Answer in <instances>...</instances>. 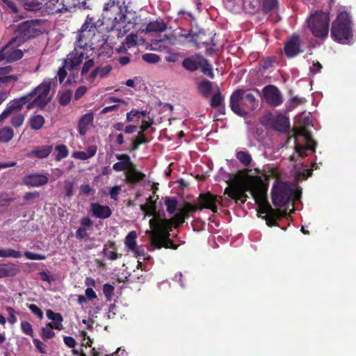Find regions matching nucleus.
I'll return each instance as SVG.
<instances>
[{
  "label": "nucleus",
  "mask_w": 356,
  "mask_h": 356,
  "mask_svg": "<svg viewBox=\"0 0 356 356\" xmlns=\"http://www.w3.org/2000/svg\"><path fill=\"white\" fill-rule=\"evenodd\" d=\"M246 191L250 192L256 202L259 204L258 213L260 215L265 214L264 218L266 220V224L268 226L271 227L275 225L277 218L286 215V212L273 209L266 202L260 181L255 177H248L241 188L234 187L226 189V192L231 198L241 201L243 203L246 201Z\"/></svg>",
  "instance_id": "1"
},
{
  "label": "nucleus",
  "mask_w": 356,
  "mask_h": 356,
  "mask_svg": "<svg viewBox=\"0 0 356 356\" xmlns=\"http://www.w3.org/2000/svg\"><path fill=\"white\" fill-rule=\"evenodd\" d=\"M140 209L145 216H154L149 220V226L152 229L147 232L150 235L149 250L153 251L162 247L177 249V245H174L169 238V231L172 226V221L156 216L155 206L152 202L148 204H141Z\"/></svg>",
  "instance_id": "2"
},
{
  "label": "nucleus",
  "mask_w": 356,
  "mask_h": 356,
  "mask_svg": "<svg viewBox=\"0 0 356 356\" xmlns=\"http://www.w3.org/2000/svg\"><path fill=\"white\" fill-rule=\"evenodd\" d=\"M122 0H109L104 6V17L112 20L108 31L116 30L118 36L124 35L136 24L137 17L134 13L127 11Z\"/></svg>",
  "instance_id": "3"
},
{
  "label": "nucleus",
  "mask_w": 356,
  "mask_h": 356,
  "mask_svg": "<svg viewBox=\"0 0 356 356\" xmlns=\"http://www.w3.org/2000/svg\"><path fill=\"white\" fill-rule=\"evenodd\" d=\"M332 38L341 44H348L353 38L351 21L346 11H339L331 29Z\"/></svg>",
  "instance_id": "4"
},
{
  "label": "nucleus",
  "mask_w": 356,
  "mask_h": 356,
  "mask_svg": "<svg viewBox=\"0 0 356 356\" xmlns=\"http://www.w3.org/2000/svg\"><path fill=\"white\" fill-rule=\"evenodd\" d=\"M255 102L254 95L249 90L238 89L231 95L230 107L234 113L245 116L256 108Z\"/></svg>",
  "instance_id": "5"
},
{
  "label": "nucleus",
  "mask_w": 356,
  "mask_h": 356,
  "mask_svg": "<svg viewBox=\"0 0 356 356\" xmlns=\"http://www.w3.org/2000/svg\"><path fill=\"white\" fill-rule=\"evenodd\" d=\"M57 77L54 79H47L43 81L37 88L31 91L32 102L27 106V109H31L35 106L43 108L51 100L49 92L51 88L55 85Z\"/></svg>",
  "instance_id": "6"
},
{
  "label": "nucleus",
  "mask_w": 356,
  "mask_h": 356,
  "mask_svg": "<svg viewBox=\"0 0 356 356\" xmlns=\"http://www.w3.org/2000/svg\"><path fill=\"white\" fill-rule=\"evenodd\" d=\"M95 65L93 59L90 58L86 60L81 68V75L88 83L95 86L98 83V79L106 77L111 70L113 67L110 64L102 65L95 68L91 72V70Z\"/></svg>",
  "instance_id": "7"
},
{
  "label": "nucleus",
  "mask_w": 356,
  "mask_h": 356,
  "mask_svg": "<svg viewBox=\"0 0 356 356\" xmlns=\"http://www.w3.org/2000/svg\"><path fill=\"white\" fill-rule=\"evenodd\" d=\"M329 15L323 12H316L307 20V26L315 37L325 38L328 33Z\"/></svg>",
  "instance_id": "8"
},
{
  "label": "nucleus",
  "mask_w": 356,
  "mask_h": 356,
  "mask_svg": "<svg viewBox=\"0 0 356 356\" xmlns=\"http://www.w3.org/2000/svg\"><path fill=\"white\" fill-rule=\"evenodd\" d=\"M20 43H22L21 39L15 38L1 48L0 50V61L6 60L12 63L20 60L24 56L23 51L18 48Z\"/></svg>",
  "instance_id": "9"
},
{
  "label": "nucleus",
  "mask_w": 356,
  "mask_h": 356,
  "mask_svg": "<svg viewBox=\"0 0 356 356\" xmlns=\"http://www.w3.org/2000/svg\"><path fill=\"white\" fill-rule=\"evenodd\" d=\"M291 195L292 191L287 183L277 181L271 191L273 203L276 207H283L289 202Z\"/></svg>",
  "instance_id": "10"
},
{
  "label": "nucleus",
  "mask_w": 356,
  "mask_h": 356,
  "mask_svg": "<svg viewBox=\"0 0 356 356\" xmlns=\"http://www.w3.org/2000/svg\"><path fill=\"white\" fill-rule=\"evenodd\" d=\"M218 201V197L217 196L213 195L209 193L201 194L199 197V203L200 204L199 207L190 203H186L181 210L188 214L190 212H194L197 209L206 208L209 209L213 212L216 213L217 211L216 204Z\"/></svg>",
  "instance_id": "11"
},
{
  "label": "nucleus",
  "mask_w": 356,
  "mask_h": 356,
  "mask_svg": "<svg viewBox=\"0 0 356 356\" xmlns=\"http://www.w3.org/2000/svg\"><path fill=\"white\" fill-rule=\"evenodd\" d=\"M92 49H86L80 46H75L74 49L68 54L65 60V65L68 69H75L79 67L81 63H84L89 60V54Z\"/></svg>",
  "instance_id": "12"
},
{
  "label": "nucleus",
  "mask_w": 356,
  "mask_h": 356,
  "mask_svg": "<svg viewBox=\"0 0 356 356\" xmlns=\"http://www.w3.org/2000/svg\"><path fill=\"white\" fill-rule=\"evenodd\" d=\"M19 31L23 38H34L42 33L44 31V22L41 19L24 22L19 26Z\"/></svg>",
  "instance_id": "13"
},
{
  "label": "nucleus",
  "mask_w": 356,
  "mask_h": 356,
  "mask_svg": "<svg viewBox=\"0 0 356 356\" xmlns=\"http://www.w3.org/2000/svg\"><path fill=\"white\" fill-rule=\"evenodd\" d=\"M264 97L268 104L278 106L283 102V97L280 90L273 85H268L262 90Z\"/></svg>",
  "instance_id": "14"
},
{
  "label": "nucleus",
  "mask_w": 356,
  "mask_h": 356,
  "mask_svg": "<svg viewBox=\"0 0 356 356\" xmlns=\"http://www.w3.org/2000/svg\"><path fill=\"white\" fill-rule=\"evenodd\" d=\"M296 136H303L307 142V147H305L300 145H296V151L299 156H307L306 151L308 149L314 150L316 143L312 139L310 134L307 131L305 127H300L296 129Z\"/></svg>",
  "instance_id": "15"
},
{
  "label": "nucleus",
  "mask_w": 356,
  "mask_h": 356,
  "mask_svg": "<svg viewBox=\"0 0 356 356\" xmlns=\"http://www.w3.org/2000/svg\"><path fill=\"white\" fill-rule=\"evenodd\" d=\"M301 52L302 50L300 49V38L294 34L286 42L284 53L287 57L293 58Z\"/></svg>",
  "instance_id": "16"
},
{
  "label": "nucleus",
  "mask_w": 356,
  "mask_h": 356,
  "mask_svg": "<svg viewBox=\"0 0 356 356\" xmlns=\"http://www.w3.org/2000/svg\"><path fill=\"white\" fill-rule=\"evenodd\" d=\"M95 35V34H94L91 30L89 31H85L80 29L77 33L75 46H80L81 47L86 49H92V40Z\"/></svg>",
  "instance_id": "17"
},
{
  "label": "nucleus",
  "mask_w": 356,
  "mask_h": 356,
  "mask_svg": "<svg viewBox=\"0 0 356 356\" xmlns=\"http://www.w3.org/2000/svg\"><path fill=\"white\" fill-rule=\"evenodd\" d=\"M90 211L94 216L102 219L109 218L112 213L109 207L99 203H91Z\"/></svg>",
  "instance_id": "18"
},
{
  "label": "nucleus",
  "mask_w": 356,
  "mask_h": 356,
  "mask_svg": "<svg viewBox=\"0 0 356 356\" xmlns=\"http://www.w3.org/2000/svg\"><path fill=\"white\" fill-rule=\"evenodd\" d=\"M115 157L119 162L115 163L113 165V169L116 172L126 171V173L129 170V168L132 165L133 163L131 161L130 156L127 154H116Z\"/></svg>",
  "instance_id": "19"
},
{
  "label": "nucleus",
  "mask_w": 356,
  "mask_h": 356,
  "mask_svg": "<svg viewBox=\"0 0 356 356\" xmlns=\"http://www.w3.org/2000/svg\"><path fill=\"white\" fill-rule=\"evenodd\" d=\"M94 120V114L92 112H88L82 115L79 121L78 131L84 136L92 126Z\"/></svg>",
  "instance_id": "20"
},
{
  "label": "nucleus",
  "mask_w": 356,
  "mask_h": 356,
  "mask_svg": "<svg viewBox=\"0 0 356 356\" xmlns=\"http://www.w3.org/2000/svg\"><path fill=\"white\" fill-rule=\"evenodd\" d=\"M48 180V177L44 175L35 174L25 177L24 181L27 186L38 187L45 185Z\"/></svg>",
  "instance_id": "21"
},
{
  "label": "nucleus",
  "mask_w": 356,
  "mask_h": 356,
  "mask_svg": "<svg viewBox=\"0 0 356 356\" xmlns=\"http://www.w3.org/2000/svg\"><path fill=\"white\" fill-rule=\"evenodd\" d=\"M202 61L203 57L199 54H195L185 58L182 62V65L186 70L193 72L200 67Z\"/></svg>",
  "instance_id": "22"
},
{
  "label": "nucleus",
  "mask_w": 356,
  "mask_h": 356,
  "mask_svg": "<svg viewBox=\"0 0 356 356\" xmlns=\"http://www.w3.org/2000/svg\"><path fill=\"white\" fill-rule=\"evenodd\" d=\"M13 67L10 65L0 67V83L15 82L19 80V76L16 74L10 75Z\"/></svg>",
  "instance_id": "23"
},
{
  "label": "nucleus",
  "mask_w": 356,
  "mask_h": 356,
  "mask_svg": "<svg viewBox=\"0 0 356 356\" xmlns=\"http://www.w3.org/2000/svg\"><path fill=\"white\" fill-rule=\"evenodd\" d=\"M47 316L49 319L51 320V322L48 323L49 326H51V327H54L56 330H63V326L62 322L63 318L61 314L55 313L51 309H48L47 311Z\"/></svg>",
  "instance_id": "24"
},
{
  "label": "nucleus",
  "mask_w": 356,
  "mask_h": 356,
  "mask_svg": "<svg viewBox=\"0 0 356 356\" xmlns=\"http://www.w3.org/2000/svg\"><path fill=\"white\" fill-rule=\"evenodd\" d=\"M52 149L51 145L37 146L33 149L29 156L39 159L47 158L51 152Z\"/></svg>",
  "instance_id": "25"
},
{
  "label": "nucleus",
  "mask_w": 356,
  "mask_h": 356,
  "mask_svg": "<svg viewBox=\"0 0 356 356\" xmlns=\"http://www.w3.org/2000/svg\"><path fill=\"white\" fill-rule=\"evenodd\" d=\"M166 29V25L161 19H157L150 22L146 29L143 30L142 32L145 33H157L163 32Z\"/></svg>",
  "instance_id": "26"
},
{
  "label": "nucleus",
  "mask_w": 356,
  "mask_h": 356,
  "mask_svg": "<svg viewBox=\"0 0 356 356\" xmlns=\"http://www.w3.org/2000/svg\"><path fill=\"white\" fill-rule=\"evenodd\" d=\"M126 175L127 179L131 183H137L143 180L145 177L144 173H142L136 169L134 163L129 168Z\"/></svg>",
  "instance_id": "27"
},
{
  "label": "nucleus",
  "mask_w": 356,
  "mask_h": 356,
  "mask_svg": "<svg viewBox=\"0 0 356 356\" xmlns=\"http://www.w3.org/2000/svg\"><path fill=\"white\" fill-rule=\"evenodd\" d=\"M138 35L136 34L129 35L125 40V42L117 49L118 52H123L127 51L128 49L138 44Z\"/></svg>",
  "instance_id": "28"
},
{
  "label": "nucleus",
  "mask_w": 356,
  "mask_h": 356,
  "mask_svg": "<svg viewBox=\"0 0 356 356\" xmlns=\"http://www.w3.org/2000/svg\"><path fill=\"white\" fill-rule=\"evenodd\" d=\"M137 234L135 231H131L126 236L124 243L128 252H131L138 245L136 242Z\"/></svg>",
  "instance_id": "29"
},
{
  "label": "nucleus",
  "mask_w": 356,
  "mask_h": 356,
  "mask_svg": "<svg viewBox=\"0 0 356 356\" xmlns=\"http://www.w3.org/2000/svg\"><path fill=\"white\" fill-rule=\"evenodd\" d=\"M192 44L197 47H200V44L209 45V42L207 40H204L205 33L202 30H194V33L193 35Z\"/></svg>",
  "instance_id": "30"
},
{
  "label": "nucleus",
  "mask_w": 356,
  "mask_h": 356,
  "mask_svg": "<svg viewBox=\"0 0 356 356\" xmlns=\"http://www.w3.org/2000/svg\"><path fill=\"white\" fill-rule=\"evenodd\" d=\"M59 0H46V8L51 13H63V2L59 3Z\"/></svg>",
  "instance_id": "31"
},
{
  "label": "nucleus",
  "mask_w": 356,
  "mask_h": 356,
  "mask_svg": "<svg viewBox=\"0 0 356 356\" xmlns=\"http://www.w3.org/2000/svg\"><path fill=\"white\" fill-rule=\"evenodd\" d=\"M274 122L276 129L280 131H285L289 126L288 118L283 115H277Z\"/></svg>",
  "instance_id": "32"
},
{
  "label": "nucleus",
  "mask_w": 356,
  "mask_h": 356,
  "mask_svg": "<svg viewBox=\"0 0 356 356\" xmlns=\"http://www.w3.org/2000/svg\"><path fill=\"white\" fill-rule=\"evenodd\" d=\"M14 136V131L10 127H3L0 129V142L7 143L10 142Z\"/></svg>",
  "instance_id": "33"
},
{
  "label": "nucleus",
  "mask_w": 356,
  "mask_h": 356,
  "mask_svg": "<svg viewBox=\"0 0 356 356\" xmlns=\"http://www.w3.org/2000/svg\"><path fill=\"white\" fill-rule=\"evenodd\" d=\"M103 252L104 256L111 260H115L120 256L115 251V244L113 243L104 245Z\"/></svg>",
  "instance_id": "34"
},
{
  "label": "nucleus",
  "mask_w": 356,
  "mask_h": 356,
  "mask_svg": "<svg viewBox=\"0 0 356 356\" xmlns=\"http://www.w3.org/2000/svg\"><path fill=\"white\" fill-rule=\"evenodd\" d=\"M236 157L245 167L249 166L252 161V156L248 151H237Z\"/></svg>",
  "instance_id": "35"
},
{
  "label": "nucleus",
  "mask_w": 356,
  "mask_h": 356,
  "mask_svg": "<svg viewBox=\"0 0 356 356\" xmlns=\"http://www.w3.org/2000/svg\"><path fill=\"white\" fill-rule=\"evenodd\" d=\"M30 127L32 129L39 130L44 124V118L40 115H36L30 118Z\"/></svg>",
  "instance_id": "36"
},
{
  "label": "nucleus",
  "mask_w": 356,
  "mask_h": 356,
  "mask_svg": "<svg viewBox=\"0 0 356 356\" xmlns=\"http://www.w3.org/2000/svg\"><path fill=\"white\" fill-rule=\"evenodd\" d=\"M261 6L264 12L275 11L278 9V0H261Z\"/></svg>",
  "instance_id": "37"
},
{
  "label": "nucleus",
  "mask_w": 356,
  "mask_h": 356,
  "mask_svg": "<svg viewBox=\"0 0 356 356\" xmlns=\"http://www.w3.org/2000/svg\"><path fill=\"white\" fill-rule=\"evenodd\" d=\"M81 30L82 31H92L94 34H96L97 31V24L95 22L94 19L90 16H87L83 24L82 25Z\"/></svg>",
  "instance_id": "38"
},
{
  "label": "nucleus",
  "mask_w": 356,
  "mask_h": 356,
  "mask_svg": "<svg viewBox=\"0 0 356 356\" xmlns=\"http://www.w3.org/2000/svg\"><path fill=\"white\" fill-rule=\"evenodd\" d=\"M24 7L29 11H37L41 8L42 3L37 0H24Z\"/></svg>",
  "instance_id": "39"
},
{
  "label": "nucleus",
  "mask_w": 356,
  "mask_h": 356,
  "mask_svg": "<svg viewBox=\"0 0 356 356\" xmlns=\"http://www.w3.org/2000/svg\"><path fill=\"white\" fill-rule=\"evenodd\" d=\"M198 89L202 95L208 97L211 92L212 84L209 81H204L199 84Z\"/></svg>",
  "instance_id": "40"
},
{
  "label": "nucleus",
  "mask_w": 356,
  "mask_h": 356,
  "mask_svg": "<svg viewBox=\"0 0 356 356\" xmlns=\"http://www.w3.org/2000/svg\"><path fill=\"white\" fill-rule=\"evenodd\" d=\"M21 256L22 253L19 251L10 248L0 249V257L19 258Z\"/></svg>",
  "instance_id": "41"
},
{
  "label": "nucleus",
  "mask_w": 356,
  "mask_h": 356,
  "mask_svg": "<svg viewBox=\"0 0 356 356\" xmlns=\"http://www.w3.org/2000/svg\"><path fill=\"white\" fill-rule=\"evenodd\" d=\"M17 271V269L14 267L0 266V277L15 276Z\"/></svg>",
  "instance_id": "42"
},
{
  "label": "nucleus",
  "mask_w": 356,
  "mask_h": 356,
  "mask_svg": "<svg viewBox=\"0 0 356 356\" xmlns=\"http://www.w3.org/2000/svg\"><path fill=\"white\" fill-rule=\"evenodd\" d=\"M165 204L169 213L173 214L175 213L177 208V202L176 200L170 197H165Z\"/></svg>",
  "instance_id": "43"
},
{
  "label": "nucleus",
  "mask_w": 356,
  "mask_h": 356,
  "mask_svg": "<svg viewBox=\"0 0 356 356\" xmlns=\"http://www.w3.org/2000/svg\"><path fill=\"white\" fill-rule=\"evenodd\" d=\"M200 67H201L202 72L204 74L209 76L211 78H213L214 74L213 72L212 67L204 57L203 61L201 62V65H200Z\"/></svg>",
  "instance_id": "44"
},
{
  "label": "nucleus",
  "mask_w": 356,
  "mask_h": 356,
  "mask_svg": "<svg viewBox=\"0 0 356 356\" xmlns=\"http://www.w3.org/2000/svg\"><path fill=\"white\" fill-rule=\"evenodd\" d=\"M81 0H63V12L71 11L78 8Z\"/></svg>",
  "instance_id": "45"
},
{
  "label": "nucleus",
  "mask_w": 356,
  "mask_h": 356,
  "mask_svg": "<svg viewBox=\"0 0 356 356\" xmlns=\"http://www.w3.org/2000/svg\"><path fill=\"white\" fill-rule=\"evenodd\" d=\"M56 151L57 152L56 159L60 161L68 155V149L65 145H60L56 146Z\"/></svg>",
  "instance_id": "46"
},
{
  "label": "nucleus",
  "mask_w": 356,
  "mask_h": 356,
  "mask_svg": "<svg viewBox=\"0 0 356 356\" xmlns=\"http://www.w3.org/2000/svg\"><path fill=\"white\" fill-rule=\"evenodd\" d=\"M131 252L134 253V257L136 258L143 257L145 260H148L150 259V256L147 255L143 245H137L136 248L131 251Z\"/></svg>",
  "instance_id": "47"
},
{
  "label": "nucleus",
  "mask_w": 356,
  "mask_h": 356,
  "mask_svg": "<svg viewBox=\"0 0 356 356\" xmlns=\"http://www.w3.org/2000/svg\"><path fill=\"white\" fill-rule=\"evenodd\" d=\"M54 327L49 326L48 323L47 326L41 329V337L43 339H49L54 337L55 332L53 331Z\"/></svg>",
  "instance_id": "48"
},
{
  "label": "nucleus",
  "mask_w": 356,
  "mask_h": 356,
  "mask_svg": "<svg viewBox=\"0 0 356 356\" xmlns=\"http://www.w3.org/2000/svg\"><path fill=\"white\" fill-rule=\"evenodd\" d=\"M96 153L95 149H91L88 153L84 152H76L74 153V156L81 160H86L93 156Z\"/></svg>",
  "instance_id": "49"
},
{
  "label": "nucleus",
  "mask_w": 356,
  "mask_h": 356,
  "mask_svg": "<svg viewBox=\"0 0 356 356\" xmlns=\"http://www.w3.org/2000/svg\"><path fill=\"white\" fill-rule=\"evenodd\" d=\"M143 60L148 63H156L160 60V57L152 53H147L143 55Z\"/></svg>",
  "instance_id": "50"
},
{
  "label": "nucleus",
  "mask_w": 356,
  "mask_h": 356,
  "mask_svg": "<svg viewBox=\"0 0 356 356\" xmlns=\"http://www.w3.org/2000/svg\"><path fill=\"white\" fill-rule=\"evenodd\" d=\"M194 30L191 29L190 31H186L185 30H181V32L178 34V37L179 38H184L186 42L192 43L193 35L194 33Z\"/></svg>",
  "instance_id": "51"
},
{
  "label": "nucleus",
  "mask_w": 356,
  "mask_h": 356,
  "mask_svg": "<svg viewBox=\"0 0 356 356\" xmlns=\"http://www.w3.org/2000/svg\"><path fill=\"white\" fill-rule=\"evenodd\" d=\"M71 98L72 92L70 90H66L60 95L59 103L62 106H66L70 103Z\"/></svg>",
  "instance_id": "52"
},
{
  "label": "nucleus",
  "mask_w": 356,
  "mask_h": 356,
  "mask_svg": "<svg viewBox=\"0 0 356 356\" xmlns=\"http://www.w3.org/2000/svg\"><path fill=\"white\" fill-rule=\"evenodd\" d=\"M223 101V98L220 94V92H217L216 94L213 95L211 99V106L212 107L216 108L220 106Z\"/></svg>",
  "instance_id": "53"
},
{
  "label": "nucleus",
  "mask_w": 356,
  "mask_h": 356,
  "mask_svg": "<svg viewBox=\"0 0 356 356\" xmlns=\"http://www.w3.org/2000/svg\"><path fill=\"white\" fill-rule=\"evenodd\" d=\"M24 120V115L22 113H18L14 115L11 119V124L15 127H20Z\"/></svg>",
  "instance_id": "54"
},
{
  "label": "nucleus",
  "mask_w": 356,
  "mask_h": 356,
  "mask_svg": "<svg viewBox=\"0 0 356 356\" xmlns=\"http://www.w3.org/2000/svg\"><path fill=\"white\" fill-rule=\"evenodd\" d=\"M188 218V214L183 211L181 209L175 216L174 220L177 225L182 224L185 219Z\"/></svg>",
  "instance_id": "55"
},
{
  "label": "nucleus",
  "mask_w": 356,
  "mask_h": 356,
  "mask_svg": "<svg viewBox=\"0 0 356 356\" xmlns=\"http://www.w3.org/2000/svg\"><path fill=\"white\" fill-rule=\"evenodd\" d=\"M21 329L24 334L33 337V331L32 325L29 322L22 321L21 323Z\"/></svg>",
  "instance_id": "56"
},
{
  "label": "nucleus",
  "mask_w": 356,
  "mask_h": 356,
  "mask_svg": "<svg viewBox=\"0 0 356 356\" xmlns=\"http://www.w3.org/2000/svg\"><path fill=\"white\" fill-rule=\"evenodd\" d=\"M24 256L26 259L31 260H44L46 259V256L44 254L33 253L29 251L24 252Z\"/></svg>",
  "instance_id": "57"
},
{
  "label": "nucleus",
  "mask_w": 356,
  "mask_h": 356,
  "mask_svg": "<svg viewBox=\"0 0 356 356\" xmlns=\"http://www.w3.org/2000/svg\"><path fill=\"white\" fill-rule=\"evenodd\" d=\"M145 111H138L137 110H131L130 112L127 113V120L128 122H131L133 120V118L134 117H136L138 118H140V115L143 116L145 115Z\"/></svg>",
  "instance_id": "58"
},
{
  "label": "nucleus",
  "mask_w": 356,
  "mask_h": 356,
  "mask_svg": "<svg viewBox=\"0 0 356 356\" xmlns=\"http://www.w3.org/2000/svg\"><path fill=\"white\" fill-rule=\"evenodd\" d=\"M224 6L225 8L230 10V11H234L237 7H238V1L237 0H222Z\"/></svg>",
  "instance_id": "59"
},
{
  "label": "nucleus",
  "mask_w": 356,
  "mask_h": 356,
  "mask_svg": "<svg viewBox=\"0 0 356 356\" xmlns=\"http://www.w3.org/2000/svg\"><path fill=\"white\" fill-rule=\"evenodd\" d=\"M39 193L36 191L27 193L24 196V200L27 201L29 203H33L35 202V200L39 197Z\"/></svg>",
  "instance_id": "60"
},
{
  "label": "nucleus",
  "mask_w": 356,
  "mask_h": 356,
  "mask_svg": "<svg viewBox=\"0 0 356 356\" xmlns=\"http://www.w3.org/2000/svg\"><path fill=\"white\" fill-rule=\"evenodd\" d=\"M161 44H173V42H171V39H170L169 37H168V36L165 35V36L163 37V38H162V39H161V40H156L154 42V43H153V45L154 46V48L155 49H157V46H158L159 48H161Z\"/></svg>",
  "instance_id": "61"
},
{
  "label": "nucleus",
  "mask_w": 356,
  "mask_h": 356,
  "mask_svg": "<svg viewBox=\"0 0 356 356\" xmlns=\"http://www.w3.org/2000/svg\"><path fill=\"white\" fill-rule=\"evenodd\" d=\"M28 307L31 312L37 316L40 319L43 318L42 311L36 305L31 304L29 305Z\"/></svg>",
  "instance_id": "62"
},
{
  "label": "nucleus",
  "mask_w": 356,
  "mask_h": 356,
  "mask_svg": "<svg viewBox=\"0 0 356 356\" xmlns=\"http://www.w3.org/2000/svg\"><path fill=\"white\" fill-rule=\"evenodd\" d=\"M114 287L109 284H105L103 286V292L106 297L107 299H110L113 293Z\"/></svg>",
  "instance_id": "63"
},
{
  "label": "nucleus",
  "mask_w": 356,
  "mask_h": 356,
  "mask_svg": "<svg viewBox=\"0 0 356 356\" xmlns=\"http://www.w3.org/2000/svg\"><path fill=\"white\" fill-rule=\"evenodd\" d=\"M180 55L176 52H169L165 57V60L169 63H176L178 61Z\"/></svg>",
  "instance_id": "64"
}]
</instances>
